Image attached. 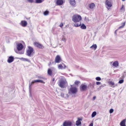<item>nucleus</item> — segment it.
Listing matches in <instances>:
<instances>
[{
    "mask_svg": "<svg viewBox=\"0 0 126 126\" xmlns=\"http://www.w3.org/2000/svg\"><path fill=\"white\" fill-rule=\"evenodd\" d=\"M16 47L17 50H15L14 49V50L16 53L21 54H24V50L22 49L23 47V46L21 43H17Z\"/></svg>",
    "mask_w": 126,
    "mask_h": 126,
    "instance_id": "nucleus-1",
    "label": "nucleus"
},
{
    "mask_svg": "<svg viewBox=\"0 0 126 126\" xmlns=\"http://www.w3.org/2000/svg\"><path fill=\"white\" fill-rule=\"evenodd\" d=\"M82 19L81 17L79 15H75L73 16L72 17V20L75 23H78L79 22V21Z\"/></svg>",
    "mask_w": 126,
    "mask_h": 126,
    "instance_id": "nucleus-2",
    "label": "nucleus"
},
{
    "mask_svg": "<svg viewBox=\"0 0 126 126\" xmlns=\"http://www.w3.org/2000/svg\"><path fill=\"white\" fill-rule=\"evenodd\" d=\"M66 83L65 79L64 78H62L59 81V85L61 88H64Z\"/></svg>",
    "mask_w": 126,
    "mask_h": 126,
    "instance_id": "nucleus-3",
    "label": "nucleus"
},
{
    "mask_svg": "<svg viewBox=\"0 0 126 126\" xmlns=\"http://www.w3.org/2000/svg\"><path fill=\"white\" fill-rule=\"evenodd\" d=\"M73 26L76 27L80 26L81 28L82 29H85L86 28V26L83 23L82 24L80 22L78 23H74Z\"/></svg>",
    "mask_w": 126,
    "mask_h": 126,
    "instance_id": "nucleus-4",
    "label": "nucleus"
},
{
    "mask_svg": "<svg viewBox=\"0 0 126 126\" xmlns=\"http://www.w3.org/2000/svg\"><path fill=\"white\" fill-rule=\"evenodd\" d=\"M71 87L68 90V93L72 94L76 93L77 92V89L75 87H73L71 85Z\"/></svg>",
    "mask_w": 126,
    "mask_h": 126,
    "instance_id": "nucleus-5",
    "label": "nucleus"
},
{
    "mask_svg": "<svg viewBox=\"0 0 126 126\" xmlns=\"http://www.w3.org/2000/svg\"><path fill=\"white\" fill-rule=\"evenodd\" d=\"M28 49L27 51L26 55L29 57H31L33 51V49L30 46H28Z\"/></svg>",
    "mask_w": 126,
    "mask_h": 126,
    "instance_id": "nucleus-6",
    "label": "nucleus"
},
{
    "mask_svg": "<svg viewBox=\"0 0 126 126\" xmlns=\"http://www.w3.org/2000/svg\"><path fill=\"white\" fill-rule=\"evenodd\" d=\"M63 125V126H74L72 124V122L70 121H66L64 122Z\"/></svg>",
    "mask_w": 126,
    "mask_h": 126,
    "instance_id": "nucleus-7",
    "label": "nucleus"
},
{
    "mask_svg": "<svg viewBox=\"0 0 126 126\" xmlns=\"http://www.w3.org/2000/svg\"><path fill=\"white\" fill-rule=\"evenodd\" d=\"M62 61V59L60 56L57 55L55 58V63H60Z\"/></svg>",
    "mask_w": 126,
    "mask_h": 126,
    "instance_id": "nucleus-8",
    "label": "nucleus"
},
{
    "mask_svg": "<svg viewBox=\"0 0 126 126\" xmlns=\"http://www.w3.org/2000/svg\"><path fill=\"white\" fill-rule=\"evenodd\" d=\"M34 45L35 46L39 48H44V47L43 46L38 42H34Z\"/></svg>",
    "mask_w": 126,
    "mask_h": 126,
    "instance_id": "nucleus-9",
    "label": "nucleus"
},
{
    "mask_svg": "<svg viewBox=\"0 0 126 126\" xmlns=\"http://www.w3.org/2000/svg\"><path fill=\"white\" fill-rule=\"evenodd\" d=\"M106 7L108 9L112 6V4L111 2L108 0H106L105 2Z\"/></svg>",
    "mask_w": 126,
    "mask_h": 126,
    "instance_id": "nucleus-10",
    "label": "nucleus"
},
{
    "mask_svg": "<svg viewBox=\"0 0 126 126\" xmlns=\"http://www.w3.org/2000/svg\"><path fill=\"white\" fill-rule=\"evenodd\" d=\"M108 83L109 85L111 87L113 88H114L115 87L117 86L118 85L117 84L114 83L112 81H109L108 82Z\"/></svg>",
    "mask_w": 126,
    "mask_h": 126,
    "instance_id": "nucleus-11",
    "label": "nucleus"
},
{
    "mask_svg": "<svg viewBox=\"0 0 126 126\" xmlns=\"http://www.w3.org/2000/svg\"><path fill=\"white\" fill-rule=\"evenodd\" d=\"M55 70V69L54 67H52L51 68L48 69L47 71L48 74L49 75L51 76L52 72L53 71H54Z\"/></svg>",
    "mask_w": 126,
    "mask_h": 126,
    "instance_id": "nucleus-12",
    "label": "nucleus"
},
{
    "mask_svg": "<svg viewBox=\"0 0 126 126\" xmlns=\"http://www.w3.org/2000/svg\"><path fill=\"white\" fill-rule=\"evenodd\" d=\"M87 88V86L84 84H82L80 86V89L81 91H85Z\"/></svg>",
    "mask_w": 126,
    "mask_h": 126,
    "instance_id": "nucleus-13",
    "label": "nucleus"
},
{
    "mask_svg": "<svg viewBox=\"0 0 126 126\" xmlns=\"http://www.w3.org/2000/svg\"><path fill=\"white\" fill-rule=\"evenodd\" d=\"M58 67L59 69H65L67 68V66L64 64H63V66L62 64H59L58 65Z\"/></svg>",
    "mask_w": 126,
    "mask_h": 126,
    "instance_id": "nucleus-14",
    "label": "nucleus"
},
{
    "mask_svg": "<svg viewBox=\"0 0 126 126\" xmlns=\"http://www.w3.org/2000/svg\"><path fill=\"white\" fill-rule=\"evenodd\" d=\"M61 96L65 98H67L69 97V95L67 94H66L64 93H61Z\"/></svg>",
    "mask_w": 126,
    "mask_h": 126,
    "instance_id": "nucleus-15",
    "label": "nucleus"
},
{
    "mask_svg": "<svg viewBox=\"0 0 126 126\" xmlns=\"http://www.w3.org/2000/svg\"><path fill=\"white\" fill-rule=\"evenodd\" d=\"M82 120L81 118H78V120L76 122V125L77 126H79L81 124V121Z\"/></svg>",
    "mask_w": 126,
    "mask_h": 126,
    "instance_id": "nucleus-16",
    "label": "nucleus"
},
{
    "mask_svg": "<svg viewBox=\"0 0 126 126\" xmlns=\"http://www.w3.org/2000/svg\"><path fill=\"white\" fill-rule=\"evenodd\" d=\"M14 60V58L12 56L9 57L7 60V61L9 63H11Z\"/></svg>",
    "mask_w": 126,
    "mask_h": 126,
    "instance_id": "nucleus-17",
    "label": "nucleus"
},
{
    "mask_svg": "<svg viewBox=\"0 0 126 126\" xmlns=\"http://www.w3.org/2000/svg\"><path fill=\"white\" fill-rule=\"evenodd\" d=\"M70 4L72 6H75L76 4L75 0H68Z\"/></svg>",
    "mask_w": 126,
    "mask_h": 126,
    "instance_id": "nucleus-18",
    "label": "nucleus"
},
{
    "mask_svg": "<svg viewBox=\"0 0 126 126\" xmlns=\"http://www.w3.org/2000/svg\"><path fill=\"white\" fill-rule=\"evenodd\" d=\"M36 82H41L43 83H45V82L42 80H36L32 81V84H34V83Z\"/></svg>",
    "mask_w": 126,
    "mask_h": 126,
    "instance_id": "nucleus-19",
    "label": "nucleus"
},
{
    "mask_svg": "<svg viewBox=\"0 0 126 126\" xmlns=\"http://www.w3.org/2000/svg\"><path fill=\"white\" fill-rule=\"evenodd\" d=\"M63 2V0H57L56 1V3L57 5H62Z\"/></svg>",
    "mask_w": 126,
    "mask_h": 126,
    "instance_id": "nucleus-20",
    "label": "nucleus"
},
{
    "mask_svg": "<svg viewBox=\"0 0 126 126\" xmlns=\"http://www.w3.org/2000/svg\"><path fill=\"white\" fill-rule=\"evenodd\" d=\"M27 23L25 21H22L20 23V24L23 27H25L27 25Z\"/></svg>",
    "mask_w": 126,
    "mask_h": 126,
    "instance_id": "nucleus-21",
    "label": "nucleus"
},
{
    "mask_svg": "<svg viewBox=\"0 0 126 126\" xmlns=\"http://www.w3.org/2000/svg\"><path fill=\"white\" fill-rule=\"evenodd\" d=\"M126 120L124 119L121 121L120 125L121 126H126Z\"/></svg>",
    "mask_w": 126,
    "mask_h": 126,
    "instance_id": "nucleus-22",
    "label": "nucleus"
},
{
    "mask_svg": "<svg viewBox=\"0 0 126 126\" xmlns=\"http://www.w3.org/2000/svg\"><path fill=\"white\" fill-rule=\"evenodd\" d=\"M112 65L115 67H117L119 66L118 62L117 61H116L113 63Z\"/></svg>",
    "mask_w": 126,
    "mask_h": 126,
    "instance_id": "nucleus-23",
    "label": "nucleus"
},
{
    "mask_svg": "<svg viewBox=\"0 0 126 126\" xmlns=\"http://www.w3.org/2000/svg\"><path fill=\"white\" fill-rule=\"evenodd\" d=\"M89 6L90 9H93L94 8L95 5L94 3H92L89 4Z\"/></svg>",
    "mask_w": 126,
    "mask_h": 126,
    "instance_id": "nucleus-24",
    "label": "nucleus"
},
{
    "mask_svg": "<svg viewBox=\"0 0 126 126\" xmlns=\"http://www.w3.org/2000/svg\"><path fill=\"white\" fill-rule=\"evenodd\" d=\"M20 60L23 61H27L29 62H30V61L27 58H19Z\"/></svg>",
    "mask_w": 126,
    "mask_h": 126,
    "instance_id": "nucleus-25",
    "label": "nucleus"
},
{
    "mask_svg": "<svg viewBox=\"0 0 126 126\" xmlns=\"http://www.w3.org/2000/svg\"><path fill=\"white\" fill-rule=\"evenodd\" d=\"M97 47V46L96 44L90 47L91 48H93L94 50H95Z\"/></svg>",
    "mask_w": 126,
    "mask_h": 126,
    "instance_id": "nucleus-26",
    "label": "nucleus"
},
{
    "mask_svg": "<svg viewBox=\"0 0 126 126\" xmlns=\"http://www.w3.org/2000/svg\"><path fill=\"white\" fill-rule=\"evenodd\" d=\"M125 22H124L123 23H122V26H120L119 27L118 29H120L121 28H123L125 25Z\"/></svg>",
    "mask_w": 126,
    "mask_h": 126,
    "instance_id": "nucleus-27",
    "label": "nucleus"
},
{
    "mask_svg": "<svg viewBox=\"0 0 126 126\" xmlns=\"http://www.w3.org/2000/svg\"><path fill=\"white\" fill-rule=\"evenodd\" d=\"M96 114V112L95 111H94L93 112L92 114V117H93L95 116Z\"/></svg>",
    "mask_w": 126,
    "mask_h": 126,
    "instance_id": "nucleus-28",
    "label": "nucleus"
},
{
    "mask_svg": "<svg viewBox=\"0 0 126 126\" xmlns=\"http://www.w3.org/2000/svg\"><path fill=\"white\" fill-rule=\"evenodd\" d=\"M43 0H36V3H40L42 2Z\"/></svg>",
    "mask_w": 126,
    "mask_h": 126,
    "instance_id": "nucleus-29",
    "label": "nucleus"
},
{
    "mask_svg": "<svg viewBox=\"0 0 126 126\" xmlns=\"http://www.w3.org/2000/svg\"><path fill=\"white\" fill-rule=\"evenodd\" d=\"M49 13V12L48 11H45L44 13V14L45 16H46L48 15Z\"/></svg>",
    "mask_w": 126,
    "mask_h": 126,
    "instance_id": "nucleus-30",
    "label": "nucleus"
},
{
    "mask_svg": "<svg viewBox=\"0 0 126 126\" xmlns=\"http://www.w3.org/2000/svg\"><path fill=\"white\" fill-rule=\"evenodd\" d=\"M95 79L97 81H100L101 80V78L99 77H97Z\"/></svg>",
    "mask_w": 126,
    "mask_h": 126,
    "instance_id": "nucleus-31",
    "label": "nucleus"
},
{
    "mask_svg": "<svg viewBox=\"0 0 126 126\" xmlns=\"http://www.w3.org/2000/svg\"><path fill=\"white\" fill-rule=\"evenodd\" d=\"M125 10V8L124 7V6L123 5H122V7L121 8V10H123L124 11Z\"/></svg>",
    "mask_w": 126,
    "mask_h": 126,
    "instance_id": "nucleus-32",
    "label": "nucleus"
},
{
    "mask_svg": "<svg viewBox=\"0 0 126 126\" xmlns=\"http://www.w3.org/2000/svg\"><path fill=\"white\" fill-rule=\"evenodd\" d=\"M85 20L87 22H88L90 21V20L88 18L85 17Z\"/></svg>",
    "mask_w": 126,
    "mask_h": 126,
    "instance_id": "nucleus-33",
    "label": "nucleus"
},
{
    "mask_svg": "<svg viewBox=\"0 0 126 126\" xmlns=\"http://www.w3.org/2000/svg\"><path fill=\"white\" fill-rule=\"evenodd\" d=\"M79 83L80 82L79 81H76L74 83L75 84L78 85Z\"/></svg>",
    "mask_w": 126,
    "mask_h": 126,
    "instance_id": "nucleus-34",
    "label": "nucleus"
},
{
    "mask_svg": "<svg viewBox=\"0 0 126 126\" xmlns=\"http://www.w3.org/2000/svg\"><path fill=\"white\" fill-rule=\"evenodd\" d=\"M124 81V80L123 79H121V80H120L119 81L118 83H119L120 84H121L123 83V82Z\"/></svg>",
    "mask_w": 126,
    "mask_h": 126,
    "instance_id": "nucleus-35",
    "label": "nucleus"
},
{
    "mask_svg": "<svg viewBox=\"0 0 126 126\" xmlns=\"http://www.w3.org/2000/svg\"><path fill=\"white\" fill-rule=\"evenodd\" d=\"M113 111H114V110L113 109H110V111H109L110 113H112L113 112Z\"/></svg>",
    "mask_w": 126,
    "mask_h": 126,
    "instance_id": "nucleus-36",
    "label": "nucleus"
},
{
    "mask_svg": "<svg viewBox=\"0 0 126 126\" xmlns=\"http://www.w3.org/2000/svg\"><path fill=\"white\" fill-rule=\"evenodd\" d=\"M62 41H63L65 42V41H66V39L64 37H63L62 38Z\"/></svg>",
    "mask_w": 126,
    "mask_h": 126,
    "instance_id": "nucleus-37",
    "label": "nucleus"
},
{
    "mask_svg": "<svg viewBox=\"0 0 126 126\" xmlns=\"http://www.w3.org/2000/svg\"><path fill=\"white\" fill-rule=\"evenodd\" d=\"M32 84V83H30L29 84V89L30 91L31 89V86L32 84Z\"/></svg>",
    "mask_w": 126,
    "mask_h": 126,
    "instance_id": "nucleus-38",
    "label": "nucleus"
},
{
    "mask_svg": "<svg viewBox=\"0 0 126 126\" xmlns=\"http://www.w3.org/2000/svg\"><path fill=\"white\" fill-rule=\"evenodd\" d=\"M28 1L29 2L32 3L34 2L33 0H28Z\"/></svg>",
    "mask_w": 126,
    "mask_h": 126,
    "instance_id": "nucleus-39",
    "label": "nucleus"
},
{
    "mask_svg": "<svg viewBox=\"0 0 126 126\" xmlns=\"http://www.w3.org/2000/svg\"><path fill=\"white\" fill-rule=\"evenodd\" d=\"M106 84H104L100 86L101 88H103L106 86Z\"/></svg>",
    "mask_w": 126,
    "mask_h": 126,
    "instance_id": "nucleus-40",
    "label": "nucleus"
},
{
    "mask_svg": "<svg viewBox=\"0 0 126 126\" xmlns=\"http://www.w3.org/2000/svg\"><path fill=\"white\" fill-rule=\"evenodd\" d=\"M96 84L97 85H99L100 84H101V83L100 82H96Z\"/></svg>",
    "mask_w": 126,
    "mask_h": 126,
    "instance_id": "nucleus-41",
    "label": "nucleus"
},
{
    "mask_svg": "<svg viewBox=\"0 0 126 126\" xmlns=\"http://www.w3.org/2000/svg\"><path fill=\"white\" fill-rule=\"evenodd\" d=\"M63 26V23H61L60 24L59 26L61 27H62Z\"/></svg>",
    "mask_w": 126,
    "mask_h": 126,
    "instance_id": "nucleus-42",
    "label": "nucleus"
},
{
    "mask_svg": "<svg viewBox=\"0 0 126 126\" xmlns=\"http://www.w3.org/2000/svg\"><path fill=\"white\" fill-rule=\"evenodd\" d=\"M93 123H91L89 126H93Z\"/></svg>",
    "mask_w": 126,
    "mask_h": 126,
    "instance_id": "nucleus-43",
    "label": "nucleus"
},
{
    "mask_svg": "<svg viewBox=\"0 0 126 126\" xmlns=\"http://www.w3.org/2000/svg\"><path fill=\"white\" fill-rule=\"evenodd\" d=\"M96 98L95 96H94L93 98V99L94 100Z\"/></svg>",
    "mask_w": 126,
    "mask_h": 126,
    "instance_id": "nucleus-44",
    "label": "nucleus"
},
{
    "mask_svg": "<svg viewBox=\"0 0 126 126\" xmlns=\"http://www.w3.org/2000/svg\"><path fill=\"white\" fill-rule=\"evenodd\" d=\"M117 30H116L115 32V34L116 35L117 34V33H116V32L117 31Z\"/></svg>",
    "mask_w": 126,
    "mask_h": 126,
    "instance_id": "nucleus-45",
    "label": "nucleus"
},
{
    "mask_svg": "<svg viewBox=\"0 0 126 126\" xmlns=\"http://www.w3.org/2000/svg\"><path fill=\"white\" fill-rule=\"evenodd\" d=\"M38 78H40V79L43 78L42 77H38Z\"/></svg>",
    "mask_w": 126,
    "mask_h": 126,
    "instance_id": "nucleus-46",
    "label": "nucleus"
},
{
    "mask_svg": "<svg viewBox=\"0 0 126 126\" xmlns=\"http://www.w3.org/2000/svg\"><path fill=\"white\" fill-rule=\"evenodd\" d=\"M54 80H55V79H54L53 78L52 79V81H54Z\"/></svg>",
    "mask_w": 126,
    "mask_h": 126,
    "instance_id": "nucleus-47",
    "label": "nucleus"
},
{
    "mask_svg": "<svg viewBox=\"0 0 126 126\" xmlns=\"http://www.w3.org/2000/svg\"><path fill=\"white\" fill-rule=\"evenodd\" d=\"M57 45H58V44H57L56 46H55V47L53 46V47H57Z\"/></svg>",
    "mask_w": 126,
    "mask_h": 126,
    "instance_id": "nucleus-48",
    "label": "nucleus"
},
{
    "mask_svg": "<svg viewBox=\"0 0 126 126\" xmlns=\"http://www.w3.org/2000/svg\"><path fill=\"white\" fill-rule=\"evenodd\" d=\"M112 62H110V64H112Z\"/></svg>",
    "mask_w": 126,
    "mask_h": 126,
    "instance_id": "nucleus-49",
    "label": "nucleus"
},
{
    "mask_svg": "<svg viewBox=\"0 0 126 126\" xmlns=\"http://www.w3.org/2000/svg\"><path fill=\"white\" fill-rule=\"evenodd\" d=\"M123 1H124L126 0H122Z\"/></svg>",
    "mask_w": 126,
    "mask_h": 126,
    "instance_id": "nucleus-50",
    "label": "nucleus"
}]
</instances>
